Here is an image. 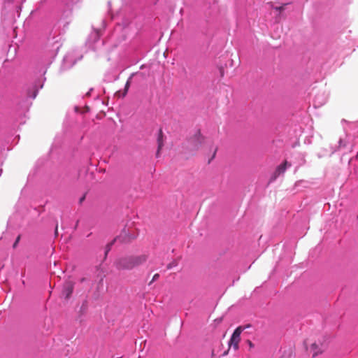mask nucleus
<instances>
[{"label":"nucleus","instance_id":"obj_18","mask_svg":"<svg viewBox=\"0 0 358 358\" xmlns=\"http://www.w3.org/2000/svg\"><path fill=\"white\" fill-rule=\"evenodd\" d=\"M57 228H58V227H57V226H56V228H55V232L56 236H57V234H58Z\"/></svg>","mask_w":358,"mask_h":358},{"label":"nucleus","instance_id":"obj_9","mask_svg":"<svg viewBox=\"0 0 358 358\" xmlns=\"http://www.w3.org/2000/svg\"><path fill=\"white\" fill-rule=\"evenodd\" d=\"M157 143H158V149L156 153V156L158 157L160 155V150L164 145V140H163V132L162 130L160 129L159 131L158 138H157Z\"/></svg>","mask_w":358,"mask_h":358},{"label":"nucleus","instance_id":"obj_19","mask_svg":"<svg viewBox=\"0 0 358 358\" xmlns=\"http://www.w3.org/2000/svg\"><path fill=\"white\" fill-rule=\"evenodd\" d=\"M88 111H89V107L86 106L85 108V112H88Z\"/></svg>","mask_w":358,"mask_h":358},{"label":"nucleus","instance_id":"obj_16","mask_svg":"<svg viewBox=\"0 0 358 358\" xmlns=\"http://www.w3.org/2000/svg\"><path fill=\"white\" fill-rule=\"evenodd\" d=\"M175 264L173 263H170L167 265V269H171Z\"/></svg>","mask_w":358,"mask_h":358},{"label":"nucleus","instance_id":"obj_8","mask_svg":"<svg viewBox=\"0 0 358 358\" xmlns=\"http://www.w3.org/2000/svg\"><path fill=\"white\" fill-rule=\"evenodd\" d=\"M289 166H291V164L287 160L284 161L282 164L278 166L275 172L273 173V179H276L279 176L284 173L287 168Z\"/></svg>","mask_w":358,"mask_h":358},{"label":"nucleus","instance_id":"obj_4","mask_svg":"<svg viewBox=\"0 0 358 358\" xmlns=\"http://www.w3.org/2000/svg\"><path fill=\"white\" fill-rule=\"evenodd\" d=\"M244 331V327H237L233 332L231 337L229 340V345L233 347L235 350L239 348V343L241 341V334Z\"/></svg>","mask_w":358,"mask_h":358},{"label":"nucleus","instance_id":"obj_5","mask_svg":"<svg viewBox=\"0 0 358 358\" xmlns=\"http://www.w3.org/2000/svg\"><path fill=\"white\" fill-rule=\"evenodd\" d=\"M204 141L205 137L201 134V131L198 130L190 138L189 143L194 150H197L204 143Z\"/></svg>","mask_w":358,"mask_h":358},{"label":"nucleus","instance_id":"obj_15","mask_svg":"<svg viewBox=\"0 0 358 358\" xmlns=\"http://www.w3.org/2000/svg\"><path fill=\"white\" fill-rule=\"evenodd\" d=\"M159 275L158 273L155 274L152 277L151 282L149 284L150 285L151 283H152L153 282L157 280L159 278Z\"/></svg>","mask_w":358,"mask_h":358},{"label":"nucleus","instance_id":"obj_11","mask_svg":"<svg viewBox=\"0 0 358 358\" xmlns=\"http://www.w3.org/2000/svg\"><path fill=\"white\" fill-rule=\"evenodd\" d=\"M130 80H131V78L127 81V83L125 84L124 90L122 94V97L125 96L126 94H127V92L130 87V83H131Z\"/></svg>","mask_w":358,"mask_h":358},{"label":"nucleus","instance_id":"obj_7","mask_svg":"<svg viewBox=\"0 0 358 358\" xmlns=\"http://www.w3.org/2000/svg\"><path fill=\"white\" fill-rule=\"evenodd\" d=\"M73 288L74 284L71 281L66 282L64 285L62 295L64 296L66 299H69L71 297L73 291Z\"/></svg>","mask_w":358,"mask_h":358},{"label":"nucleus","instance_id":"obj_14","mask_svg":"<svg viewBox=\"0 0 358 358\" xmlns=\"http://www.w3.org/2000/svg\"><path fill=\"white\" fill-rule=\"evenodd\" d=\"M246 343H248V345L249 346L250 350H252V348H254L255 345L252 343V342L251 341L247 340Z\"/></svg>","mask_w":358,"mask_h":358},{"label":"nucleus","instance_id":"obj_21","mask_svg":"<svg viewBox=\"0 0 358 358\" xmlns=\"http://www.w3.org/2000/svg\"><path fill=\"white\" fill-rule=\"evenodd\" d=\"M120 93H121V92H120V91H119V92H117V95H118V96H120Z\"/></svg>","mask_w":358,"mask_h":358},{"label":"nucleus","instance_id":"obj_6","mask_svg":"<svg viewBox=\"0 0 358 358\" xmlns=\"http://www.w3.org/2000/svg\"><path fill=\"white\" fill-rule=\"evenodd\" d=\"M130 256L131 260L132 269L143 264L147 261L148 257V256L145 254Z\"/></svg>","mask_w":358,"mask_h":358},{"label":"nucleus","instance_id":"obj_10","mask_svg":"<svg viewBox=\"0 0 358 358\" xmlns=\"http://www.w3.org/2000/svg\"><path fill=\"white\" fill-rule=\"evenodd\" d=\"M118 241V239L115 238L113 241H111L110 243H108L106 246V252L105 255L106 256L108 253V252L111 250L112 246L114 245V243Z\"/></svg>","mask_w":358,"mask_h":358},{"label":"nucleus","instance_id":"obj_17","mask_svg":"<svg viewBox=\"0 0 358 358\" xmlns=\"http://www.w3.org/2000/svg\"><path fill=\"white\" fill-rule=\"evenodd\" d=\"M238 327H244V330L248 329V328H250L251 327V325L250 324H247V325H245V326H239Z\"/></svg>","mask_w":358,"mask_h":358},{"label":"nucleus","instance_id":"obj_22","mask_svg":"<svg viewBox=\"0 0 358 358\" xmlns=\"http://www.w3.org/2000/svg\"><path fill=\"white\" fill-rule=\"evenodd\" d=\"M357 219H358V215H357Z\"/></svg>","mask_w":358,"mask_h":358},{"label":"nucleus","instance_id":"obj_20","mask_svg":"<svg viewBox=\"0 0 358 358\" xmlns=\"http://www.w3.org/2000/svg\"><path fill=\"white\" fill-rule=\"evenodd\" d=\"M216 151H217V150H215V152H214V153H213V157H212V159L215 157V154H216Z\"/></svg>","mask_w":358,"mask_h":358},{"label":"nucleus","instance_id":"obj_13","mask_svg":"<svg viewBox=\"0 0 358 358\" xmlns=\"http://www.w3.org/2000/svg\"><path fill=\"white\" fill-rule=\"evenodd\" d=\"M20 238H21L20 235H18L17 237L16 238L15 243L13 245V248H15L17 246V244L20 240Z\"/></svg>","mask_w":358,"mask_h":358},{"label":"nucleus","instance_id":"obj_1","mask_svg":"<svg viewBox=\"0 0 358 358\" xmlns=\"http://www.w3.org/2000/svg\"><path fill=\"white\" fill-rule=\"evenodd\" d=\"M138 236V232L134 228H124L120 234L117 236L118 241L122 243H129L135 239Z\"/></svg>","mask_w":358,"mask_h":358},{"label":"nucleus","instance_id":"obj_12","mask_svg":"<svg viewBox=\"0 0 358 358\" xmlns=\"http://www.w3.org/2000/svg\"><path fill=\"white\" fill-rule=\"evenodd\" d=\"M288 3H284L282 4V6H275L273 8L277 10V11H279V12H282L285 9V6L287 5Z\"/></svg>","mask_w":358,"mask_h":358},{"label":"nucleus","instance_id":"obj_3","mask_svg":"<svg viewBox=\"0 0 358 358\" xmlns=\"http://www.w3.org/2000/svg\"><path fill=\"white\" fill-rule=\"evenodd\" d=\"M325 345L320 341L318 342L315 341L310 343L308 346H306L307 350L312 355L313 357L322 354L325 350Z\"/></svg>","mask_w":358,"mask_h":358},{"label":"nucleus","instance_id":"obj_2","mask_svg":"<svg viewBox=\"0 0 358 358\" xmlns=\"http://www.w3.org/2000/svg\"><path fill=\"white\" fill-rule=\"evenodd\" d=\"M114 266L119 271L131 270V256H124L117 258L114 262Z\"/></svg>","mask_w":358,"mask_h":358}]
</instances>
